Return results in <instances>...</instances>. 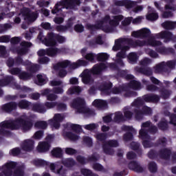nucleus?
Returning <instances> with one entry per match:
<instances>
[{
  "label": "nucleus",
  "instance_id": "2",
  "mask_svg": "<svg viewBox=\"0 0 176 176\" xmlns=\"http://www.w3.org/2000/svg\"><path fill=\"white\" fill-rule=\"evenodd\" d=\"M123 19L122 15H118L113 16L111 19L109 16H106L104 19L98 22L96 26H92L93 28H100L104 31V32H111L115 27H118L119 25V23H120L121 20Z\"/></svg>",
  "mask_w": 176,
  "mask_h": 176
},
{
  "label": "nucleus",
  "instance_id": "7",
  "mask_svg": "<svg viewBox=\"0 0 176 176\" xmlns=\"http://www.w3.org/2000/svg\"><path fill=\"white\" fill-rule=\"evenodd\" d=\"M72 107H73V108H76L77 109H78V112H80V113L90 114L91 113L90 109L87 108L85 105V100L80 98L75 99L72 103Z\"/></svg>",
  "mask_w": 176,
  "mask_h": 176
},
{
  "label": "nucleus",
  "instance_id": "63",
  "mask_svg": "<svg viewBox=\"0 0 176 176\" xmlns=\"http://www.w3.org/2000/svg\"><path fill=\"white\" fill-rule=\"evenodd\" d=\"M41 25L45 30H50V23H43Z\"/></svg>",
  "mask_w": 176,
  "mask_h": 176
},
{
  "label": "nucleus",
  "instance_id": "15",
  "mask_svg": "<svg viewBox=\"0 0 176 176\" xmlns=\"http://www.w3.org/2000/svg\"><path fill=\"white\" fill-rule=\"evenodd\" d=\"M16 167V162H8L2 167L3 173L4 176L12 175V168Z\"/></svg>",
  "mask_w": 176,
  "mask_h": 176
},
{
  "label": "nucleus",
  "instance_id": "48",
  "mask_svg": "<svg viewBox=\"0 0 176 176\" xmlns=\"http://www.w3.org/2000/svg\"><path fill=\"white\" fill-rule=\"evenodd\" d=\"M43 136V132L42 131H37L34 135V138L36 140H41L42 137Z\"/></svg>",
  "mask_w": 176,
  "mask_h": 176
},
{
  "label": "nucleus",
  "instance_id": "56",
  "mask_svg": "<svg viewBox=\"0 0 176 176\" xmlns=\"http://www.w3.org/2000/svg\"><path fill=\"white\" fill-rule=\"evenodd\" d=\"M10 38L8 36H3L0 37V42L8 43L10 41Z\"/></svg>",
  "mask_w": 176,
  "mask_h": 176
},
{
  "label": "nucleus",
  "instance_id": "16",
  "mask_svg": "<svg viewBox=\"0 0 176 176\" xmlns=\"http://www.w3.org/2000/svg\"><path fill=\"white\" fill-rule=\"evenodd\" d=\"M151 34V30L147 28H143L132 33V36L134 38H144Z\"/></svg>",
  "mask_w": 176,
  "mask_h": 176
},
{
  "label": "nucleus",
  "instance_id": "25",
  "mask_svg": "<svg viewBox=\"0 0 176 176\" xmlns=\"http://www.w3.org/2000/svg\"><path fill=\"white\" fill-rule=\"evenodd\" d=\"M21 45L23 47L21 50H19L18 53L19 54H25V53L28 52V50H27V47H31V46H32V44L31 43L23 41L21 43Z\"/></svg>",
  "mask_w": 176,
  "mask_h": 176
},
{
  "label": "nucleus",
  "instance_id": "55",
  "mask_svg": "<svg viewBox=\"0 0 176 176\" xmlns=\"http://www.w3.org/2000/svg\"><path fill=\"white\" fill-rule=\"evenodd\" d=\"M85 58L86 60H88V61H93V60H94V54L91 53L87 54L85 56Z\"/></svg>",
  "mask_w": 176,
  "mask_h": 176
},
{
  "label": "nucleus",
  "instance_id": "26",
  "mask_svg": "<svg viewBox=\"0 0 176 176\" xmlns=\"http://www.w3.org/2000/svg\"><path fill=\"white\" fill-rule=\"evenodd\" d=\"M124 129L126 131H130L129 133L124 135V140H126V141H128V140H131L133 138V134H131V133H134L135 131L134 129H133L131 126H124Z\"/></svg>",
  "mask_w": 176,
  "mask_h": 176
},
{
  "label": "nucleus",
  "instance_id": "21",
  "mask_svg": "<svg viewBox=\"0 0 176 176\" xmlns=\"http://www.w3.org/2000/svg\"><path fill=\"white\" fill-rule=\"evenodd\" d=\"M58 106V109H60V111H64V109H65L67 108V105H65V104H57L56 102H46L45 103V107H47L48 109L50 108H54V107Z\"/></svg>",
  "mask_w": 176,
  "mask_h": 176
},
{
  "label": "nucleus",
  "instance_id": "14",
  "mask_svg": "<svg viewBox=\"0 0 176 176\" xmlns=\"http://www.w3.org/2000/svg\"><path fill=\"white\" fill-rule=\"evenodd\" d=\"M118 146V142L116 140H110L103 146V150L104 153L107 155H112L113 151L111 148Z\"/></svg>",
  "mask_w": 176,
  "mask_h": 176
},
{
  "label": "nucleus",
  "instance_id": "1",
  "mask_svg": "<svg viewBox=\"0 0 176 176\" xmlns=\"http://www.w3.org/2000/svg\"><path fill=\"white\" fill-rule=\"evenodd\" d=\"M126 45H129V46H126ZM145 45H150V46H160L162 43L156 41L153 38H150L148 42L138 41L134 44L133 43V40H131V38H119L116 40L113 50L114 52L121 50L120 52L117 54V57H119V58H124V57H126V50H129L130 46H144Z\"/></svg>",
  "mask_w": 176,
  "mask_h": 176
},
{
  "label": "nucleus",
  "instance_id": "52",
  "mask_svg": "<svg viewBox=\"0 0 176 176\" xmlns=\"http://www.w3.org/2000/svg\"><path fill=\"white\" fill-rule=\"evenodd\" d=\"M65 153L67 155H74V153H76V151H75L74 148H65Z\"/></svg>",
  "mask_w": 176,
  "mask_h": 176
},
{
  "label": "nucleus",
  "instance_id": "62",
  "mask_svg": "<svg viewBox=\"0 0 176 176\" xmlns=\"http://www.w3.org/2000/svg\"><path fill=\"white\" fill-rule=\"evenodd\" d=\"M61 81H57L56 80L51 81V86H60L61 85Z\"/></svg>",
  "mask_w": 176,
  "mask_h": 176
},
{
  "label": "nucleus",
  "instance_id": "47",
  "mask_svg": "<svg viewBox=\"0 0 176 176\" xmlns=\"http://www.w3.org/2000/svg\"><path fill=\"white\" fill-rule=\"evenodd\" d=\"M20 153V149L18 148H13L10 151V155H12V156H17Z\"/></svg>",
  "mask_w": 176,
  "mask_h": 176
},
{
  "label": "nucleus",
  "instance_id": "41",
  "mask_svg": "<svg viewBox=\"0 0 176 176\" xmlns=\"http://www.w3.org/2000/svg\"><path fill=\"white\" fill-rule=\"evenodd\" d=\"M34 164L38 167H41V166H45L47 163L42 160H35L34 161Z\"/></svg>",
  "mask_w": 176,
  "mask_h": 176
},
{
  "label": "nucleus",
  "instance_id": "6",
  "mask_svg": "<svg viewBox=\"0 0 176 176\" xmlns=\"http://www.w3.org/2000/svg\"><path fill=\"white\" fill-rule=\"evenodd\" d=\"M38 39H40V41H43V43L46 46H54V45H56L54 39H56L59 43L65 42V38L64 37L58 35H54L53 33L48 34L47 38H45V40L41 38V36H38Z\"/></svg>",
  "mask_w": 176,
  "mask_h": 176
},
{
  "label": "nucleus",
  "instance_id": "10",
  "mask_svg": "<svg viewBox=\"0 0 176 176\" xmlns=\"http://www.w3.org/2000/svg\"><path fill=\"white\" fill-rule=\"evenodd\" d=\"M19 15L22 16L24 20L28 23H32L35 21L38 17L37 13H31L30 12V10L28 8H23Z\"/></svg>",
  "mask_w": 176,
  "mask_h": 176
},
{
  "label": "nucleus",
  "instance_id": "27",
  "mask_svg": "<svg viewBox=\"0 0 176 176\" xmlns=\"http://www.w3.org/2000/svg\"><path fill=\"white\" fill-rule=\"evenodd\" d=\"M50 169L52 170V171H54V170H56V173L57 174H64L65 173V171L63 169V168H60L61 166L58 165V164H51L50 166Z\"/></svg>",
  "mask_w": 176,
  "mask_h": 176
},
{
  "label": "nucleus",
  "instance_id": "57",
  "mask_svg": "<svg viewBox=\"0 0 176 176\" xmlns=\"http://www.w3.org/2000/svg\"><path fill=\"white\" fill-rule=\"evenodd\" d=\"M131 20H133V18L129 17L125 19L124 21H122L123 25H129L131 23Z\"/></svg>",
  "mask_w": 176,
  "mask_h": 176
},
{
  "label": "nucleus",
  "instance_id": "53",
  "mask_svg": "<svg viewBox=\"0 0 176 176\" xmlns=\"http://www.w3.org/2000/svg\"><path fill=\"white\" fill-rule=\"evenodd\" d=\"M47 98L48 101H54V100L57 99V96L53 94H50L49 95H47Z\"/></svg>",
  "mask_w": 176,
  "mask_h": 176
},
{
  "label": "nucleus",
  "instance_id": "38",
  "mask_svg": "<svg viewBox=\"0 0 176 176\" xmlns=\"http://www.w3.org/2000/svg\"><path fill=\"white\" fill-rule=\"evenodd\" d=\"M128 58L131 63H135V61H137V59L138 58V56H137V54L132 52L129 54Z\"/></svg>",
  "mask_w": 176,
  "mask_h": 176
},
{
  "label": "nucleus",
  "instance_id": "22",
  "mask_svg": "<svg viewBox=\"0 0 176 176\" xmlns=\"http://www.w3.org/2000/svg\"><path fill=\"white\" fill-rule=\"evenodd\" d=\"M171 33L169 32H162L161 33H159L156 35V38H158V39L164 38L165 39V42H167L168 41H170L171 39Z\"/></svg>",
  "mask_w": 176,
  "mask_h": 176
},
{
  "label": "nucleus",
  "instance_id": "39",
  "mask_svg": "<svg viewBox=\"0 0 176 176\" xmlns=\"http://www.w3.org/2000/svg\"><path fill=\"white\" fill-rule=\"evenodd\" d=\"M35 126L38 129H46V127H47V124L45 122L40 121L35 124Z\"/></svg>",
  "mask_w": 176,
  "mask_h": 176
},
{
  "label": "nucleus",
  "instance_id": "33",
  "mask_svg": "<svg viewBox=\"0 0 176 176\" xmlns=\"http://www.w3.org/2000/svg\"><path fill=\"white\" fill-rule=\"evenodd\" d=\"M51 153L54 157H60L63 153V151H61V148H56L52 151Z\"/></svg>",
  "mask_w": 176,
  "mask_h": 176
},
{
  "label": "nucleus",
  "instance_id": "35",
  "mask_svg": "<svg viewBox=\"0 0 176 176\" xmlns=\"http://www.w3.org/2000/svg\"><path fill=\"white\" fill-rule=\"evenodd\" d=\"M87 63L83 60H79L77 63H73L71 65V68L75 69V68H78V67H80V65H86Z\"/></svg>",
  "mask_w": 176,
  "mask_h": 176
},
{
  "label": "nucleus",
  "instance_id": "54",
  "mask_svg": "<svg viewBox=\"0 0 176 176\" xmlns=\"http://www.w3.org/2000/svg\"><path fill=\"white\" fill-rule=\"evenodd\" d=\"M144 19V17L142 16H138L136 19H133L132 21L133 24H140V23H141V21H142V19Z\"/></svg>",
  "mask_w": 176,
  "mask_h": 176
},
{
  "label": "nucleus",
  "instance_id": "43",
  "mask_svg": "<svg viewBox=\"0 0 176 176\" xmlns=\"http://www.w3.org/2000/svg\"><path fill=\"white\" fill-rule=\"evenodd\" d=\"M160 155H161L162 157H164V159H167V157L170 156V150L165 149V150L161 151Z\"/></svg>",
  "mask_w": 176,
  "mask_h": 176
},
{
  "label": "nucleus",
  "instance_id": "8",
  "mask_svg": "<svg viewBox=\"0 0 176 176\" xmlns=\"http://www.w3.org/2000/svg\"><path fill=\"white\" fill-rule=\"evenodd\" d=\"M70 127H72V132H65L63 133L64 137H66V138H69V140H71V141H76L77 140H79V136L77 133H80L82 131V128L79 125L76 124H71Z\"/></svg>",
  "mask_w": 176,
  "mask_h": 176
},
{
  "label": "nucleus",
  "instance_id": "4",
  "mask_svg": "<svg viewBox=\"0 0 176 176\" xmlns=\"http://www.w3.org/2000/svg\"><path fill=\"white\" fill-rule=\"evenodd\" d=\"M113 64L101 63L100 65H95L91 70L86 69L81 74L82 80L83 83H91L93 79H91V74L94 75H98L101 74L102 71H104L107 67H113Z\"/></svg>",
  "mask_w": 176,
  "mask_h": 176
},
{
  "label": "nucleus",
  "instance_id": "3",
  "mask_svg": "<svg viewBox=\"0 0 176 176\" xmlns=\"http://www.w3.org/2000/svg\"><path fill=\"white\" fill-rule=\"evenodd\" d=\"M32 127V123L23 120H16L14 122L6 121L0 124V133L6 134L5 129H10L11 130H17L21 129L23 131H28Z\"/></svg>",
  "mask_w": 176,
  "mask_h": 176
},
{
  "label": "nucleus",
  "instance_id": "18",
  "mask_svg": "<svg viewBox=\"0 0 176 176\" xmlns=\"http://www.w3.org/2000/svg\"><path fill=\"white\" fill-rule=\"evenodd\" d=\"M140 138H142V140H144L143 145L144 148H151V143H149L148 141H146V140H148V134H146V132H145V130L144 129L140 130Z\"/></svg>",
  "mask_w": 176,
  "mask_h": 176
},
{
  "label": "nucleus",
  "instance_id": "36",
  "mask_svg": "<svg viewBox=\"0 0 176 176\" xmlns=\"http://www.w3.org/2000/svg\"><path fill=\"white\" fill-rule=\"evenodd\" d=\"M19 107L22 109H25V108H28V107H30V102H28L27 100H21L19 103Z\"/></svg>",
  "mask_w": 176,
  "mask_h": 176
},
{
  "label": "nucleus",
  "instance_id": "61",
  "mask_svg": "<svg viewBox=\"0 0 176 176\" xmlns=\"http://www.w3.org/2000/svg\"><path fill=\"white\" fill-rule=\"evenodd\" d=\"M93 167L94 170H97L98 171H101V170H102V166L100 164H95Z\"/></svg>",
  "mask_w": 176,
  "mask_h": 176
},
{
  "label": "nucleus",
  "instance_id": "30",
  "mask_svg": "<svg viewBox=\"0 0 176 176\" xmlns=\"http://www.w3.org/2000/svg\"><path fill=\"white\" fill-rule=\"evenodd\" d=\"M162 27L166 30H173L176 27V22L166 21L162 23Z\"/></svg>",
  "mask_w": 176,
  "mask_h": 176
},
{
  "label": "nucleus",
  "instance_id": "13",
  "mask_svg": "<svg viewBox=\"0 0 176 176\" xmlns=\"http://www.w3.org/2000/svg\"><path fill=\"white\" fill-rule=\"evenodd\" d=\"M64 120V116L61 114H55L54 119L50 120V124L53 129H58L60 127V123Z\"/></svg>",
  "mask_w": 176,
  "mask_h": 176
},
{
  "label": "nucleus",
  "instance_id": "64",
  "mask_svg": "<svg viewBox=\"0 0 176 176\" xmlns=\"http://www.w3.org/2000/svg\"><path fill=\"white\" fill-rule=\"evenodd\" d=\"M23 170H18L14 173L13 176H23Z\"/></svg>",
  "mask_w": 176,
  "mask_h": 176
},
{
  "label": "nucleus",
  "instance_id": "12",
  "mask_svg": "<svg viewBox=\"0 0 176 176\" xmlns=\"http://www.w3.org/2000/svg\"><path fill=\"white\" fill-rule=\"evenodd\" d=\"M10 74L12 75H19V78L23 80H27V79H30L32 76V74H28L26 72H22L20 69L14 68L10 70Z\"/></svg>",
  "mask_w": 176,
  "mask_h": 176
},
{
  "label": "nucleus",
  "instance_id": "51",
  "mask_svg": "<svg viewBox=\"0 0 176 176\" xmlns=\"http://www.w3.org/2000/svg\"><path fill=\"white\" fill-rule=\"evenodd\" d=\"M120 119H122V113L121 112H116L115 113L114 120L116 122H120Z\"/></svg>",
  "mask_w": 176,
  "mask_h": 176
},
{
  "label": "nucleus",
  "instance_id": "28",
  "mask_svg": "<svg viewBox=\"0 0 176 176\" xmlns=\"http://www.w3.org/2000/svg\"><path fill=\"white\" fill-rule=\"evenodd\" d=\"M144 101L146 102H149L151 101H153V102H157L159 101V96L156 95L149 96L146 95L144 96Z\"/></svg>",
  "mask_w": 176,
  "mask_h": 176
},
{
  "label": "nucleus",
  "instance_id": "49",
  "mask_svg": "<svg viewBox=\"0 0 176 176\" xmlns=\"http://www.w3.org/2000/svg\"><path fill=\"white\" fill-rule=\"evenodd\" d=\"M111 87H112V84L109 83L107 85H105L104 89H101L102 91H103V93H106L107 94H108V93H109V89H111Z\"/></svg>",
  "mask_w": 176,
  "mask_h": 176
},
{
  "label": "nucleus",
  "instance_id": "32",
  "mask_svg": "<svg viewBox=\"0 0 176 176\" xmlns=\"http://www.w3.org/2000/svg\"><path fill=\"white\" fill-rule=\"evenodd\" d=\"M33 111H36V112H39V113H43L46 111V109L43 108V106L36 104H34Z\"/></svg>",
  "mask_w": 176,
  "mask_h": 176
},
{
  "label": "nucleus",
  "instance_id": "5",
  "mask_svg": "<svg viewBox=\"0 0 176 176\" xmlns=\"http://www.w3.org/2000/svg\"><path fill=\"white\" fill-rule=\"evenodd\" d=\"M75 5H80V0H62L56 4L54 8L52 10L53 14L61 12V9H72Z\"/></svg>",
  "mask_w": 176,
  "mask_h": 176
},
{
  "label": "nucleus",
  "instance_id": "45",
  "mask_svg": "<svg viewBox=\"0 0 176 176\" xmlns=\"http://www.w3.org/2000/svg\"><path fill=\"white\" fill-rule=\"evenodd\" d=\"M84 127L86 130H94V129H97V127H98V125L96 124H89L85 125Z\"/></svg>",
  "mask_w": 176,
  "mask_h": 176
},
{
  "label": "nucleus",
  "instance_id": "46",
  "mask_svg": "<svg viewBox=\"0 0 176 176\" xmlns=\"http://www.w3.org/2000/svg\"><path fill=\"white\" fill-rule=\"evenodd\" d=\"M74 163V160L72 159H67L63 162V164H65V166H67V167H71V166H72Z\"/></svg>",
  "mask_w": 176,
  "mask_h": 176
},
{
  "label": "nucleus",
  "instance_id": "11",
  "mask_svg": "<svg viewBox=\"0 0 176 176\" xmlns=\"http://www.w3.org/2000/svg\"><path fill=\"white\" fill-rule=\"evenodd\" d=\"M68 65H69V61L65 60V61L58 63L54 67V69H56V70L59 69L60 70L59 76H60V78H64V76L67 75V72H65L63 69L68 67Z\"/></svg>",
  "mask_w": 176,
  "mask_h": 176
},
{
  "label": "nucleus",
  "instance_id": "50",
  "mask_svg": "<svg viewBox=\"0 0 176 176\" xmlns=\"http://www.w3.org/2000/svg\"><path fill=\"white\" fill-rule=\"evenodd\" d=\"M81 173L82 175L91 176V171H90L89 169L83 168L81 170Z\"/></svg>",
  "mask_w": 176,
  "mask_h": 176
},
{
  "label": "nucleus",
  "instance_id": "42",
  "mask_svg": "<svg viewBox=\"0 0 176 176\" xmlns=\"http://www.w3.org/2000/svg\"><path fill=\"white\" fill-rule=\"evenodd\" d=\"M131 87H133V89H140V87H141V84H140V82H138V81H136L135 80H133L131 82Z\"/></svg>",
  "mask_w": 176,
  "mask_h": 176
},
{
  "label": "nucleus",
  "instance_id": "31",
  "mask_svg": "<svg viewBox=\"0 0 176 176\" xmlns=\"http://www.w3.org/2000/svg\"><path fill=\"white\" fill-rule=\"evenodd\" d=\"M147 20H150V21H154V20H157L159 19V14L157 13L151 11L148 12V14L146 16Z\"/></svg>",
  "mask_w": 176,
  "mask_h": 176
},
{
  "label": "nucleus",
  "instance_id": "34",
  "mask_svg": "<svg viewBox=\"0 0 176 176\" xmlns=\"http://www.w3.org/2000/svg\"><path fill=\"white\" fill-rule=\"evenodd\" d=\"M82 89L79 87H73L69 89L67 94H75V93H80Z\"/></svg>",
  "mask_w": 176,
  "mask_h": 176
},
{
  "label": "nucleus",
  "instance_id": "24",
  "mask_svg": "<svg viewBox=\"0 0 176 176\" xmlns=\"http://www.w3.org/2000/svg\"><path fill=\"white\" fill-rule=\"evenodd\" d=\"M92 104L94 107H96V108H100L101 109H104V108H107V102L101 100H95Z\"/></svg>",
  "mask_w": 176,
  "mask_h": 176
},
{
  "label": "nucleus",
  "instance_id": "19",
  "mask_svg": "<svg viewBox=\"0 0 176 176\" xmlns=\"http://www.w3.org/2000/svg\"><path fill=\"white\" fill-rule=\"evenodd\" d=\"M22 148L26 152H30L34 149V141L31 140H27L23 142L22 144Z\"/></svg>",
  "mask_w": 176,
  "mask_h": 176
},
{
  "label": "nucleus",
  "instance_id": "9",
  "mask_svg": "<svg viewBox=\"0 0 176 176\" xmlns=\"http://www.w3.org/2000/svg\"><path fill=\"white\" fill-rule=\"evenodd\" d=\"M58 53H67L65 52V48H63L61 50H58L56 48H50L47 50H40L38 52V56L42 57V56H50L51 57H53V56H56V54H58Z\"/></svg>",
  "mask_w": 176,
  "mask_h": 176
},
{
  "label": "nucleus",
  "instance_id": "59",
  "mask_svg": "<svg viewBox=\"0 0 176 176\" xmlns=\"http://www.w3.org/2000/svg\"><path fill=\"white\" fill-rule=\"evenodd\" d=\"M75 31H76V32H82L83 26L82 25H76L75 26Z\"/></svg>",
  "mask_w": 176,
  "mask_h": 176
},
{
  "label": "nucleus",
  "instance_id": "29",
  "mask_svg": "<svg viewBox=\"0 0 176 176\" xmlns=\"http://www.w3.org/2000/svg\"><path fill=\"white\" fill-rule=\"evenodd\" d=\"M16 107H17L16 103H9L6 105H3V111H6V112H10V111H12V109H16Z\"/></svg>",
  "mask_w": 176,
  "mask_h": 176
},
{
  "label": "nucleus",
  "instance_id": "58",
  "mask_svg": "<svg viewBox=\"0 0 176 176\" xmlns=\"http://www.w3.org/2000/svg\"><path fill=\"white\" fill-rule=\"evenodd\" d=\"M134 6H135V3L134 1H129L125 4V7L126 8V9L133 8Z\"/></svg>",
  "mask_w": 176,
  "mask_h": 176
},
{
  "label": "nucleus",
  "instance_id": "44",
  "mask_svg": "<svg viewBox=\"0 0 176 176\" xmlns=\"http://www.w3.org/2000/svg\"><path fill=\"white\" fill-rule=\"evenodd\" d=\"M148 168L151 173H156V164L155 162H151L148 165Z\"/></svg>",
  "mask_w": 176,
  "mask_h": 176
},
{
  "label": "nucleus",
  "instance_id": "17",
  "mask_svg": "<svg viewBox=\"0 0 176 176\" xmlns=\"http://www.w3.org/2000/svg\"><path fill=\"white\" fill-rule=\"evenodd\" d=\"M166 12L162 14V17L164 19H168V17H171L173 16V13L171 12L175 10V7L173 6V5L169 4L165 6Z\"/></svg>",
  "mask_w": 176,
  "mask_h": 176
},
{
  "label": "nucleus",
  "instance_id": "20",
  "mask_svg": "<svg viewBox=\"0 0 176 176\" xmlns=\"http://www.w3.org/2000/svg\"><path fill=\"white\" fill-rule=\"evenodd\" d=\"M50 148V144L47 142H41L38 143V145L37 146V151L38 152L43 153V152H47L49 151V148Z\"/></svg>",
  "mask_w": 176,
  "mask_h": 176
},
{
  "label": "nucleus",
  "instance_id": "40",
  "mask_svg": "<svg viewBox=\"0 0 176 176\" xmlns=\"http://www.w3.org/2000/svg\"><path fill=\"white\" fill-rule=\"evenodd\" d=\"M38 79V85H41L42 83H45L47 80V78L45 76H42L41 74L37 75Z\"/></svg>",
  "mask_w": 176,
  "mask_h": 176
},
{
  "label": "nucleus",
  "instance_id": "23",
  "mask_svg": "<svg viewBox=\"0 0 176 176\" xmlns=\"http://www.w3.org/2000/svg\"><path fill=\"white\" fill-rule=\"evenodd\" d=\"M129 168L131 170H133V171H136L137 173H142V167H141L138 163L135 162H132L129 164Z\"/></svg>",
  "mask_w": 176,
  "mask_h": 176
},
{
  "label": "nucleus",
  "instance_id": "60",
  "mask_svg": "<svg viewBox=\"0 0 176 176\" xmlns=\"http://www.w3.org/2000/svg\"><path fill=\"white\" fill-rule=\"evenodd\" d=\"M38 6H47L49 5V1H39L37 2Z\"/></svg>",
  "mask_w": 176,
  "mask_h": 176
},
{
  "label": "nucleus",
  "instance_id": "37",
  "mask_svg": "<svg viewBox=\"0 0 176 176\" xmlns=\"http://www.w3.org/2000/svg\"><path fill=\"white\" fill-rule=\"evenodd\" d=\"M108 54L106 53H100L98 54V60L99 61H105V60H108Z\"/></svg>",
  "mask_w": 176,
  "mask_h": 176
}]
</instances>
